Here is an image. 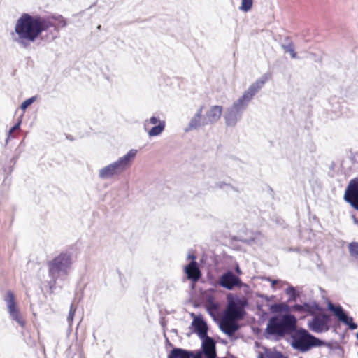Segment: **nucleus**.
<instances>
[{
  "label": "nucleus",
  "mask_w": 358,
  "mask_h": 358,
  "mask_svg": "<svg viewBox=\"0 0 358 358\" xmlns=\"http://www.w3.org/2000/svg\"><path fill=\"white\" fill-rule=\"evenodd\" d=\"M184 271L187 279L193 282H197L201 276V273L196 262H190L185 266Z\"/></svg>",
  "instance_id": "nucleus-16"
},
{
  "label": "nucleus",
  "mask_w": 358,
  "mask_h": 358,
  "mask_svg": "<svg viewBox=\"0 0 358 358\" xmlns=\"http://www.w3.org/2000/svg\"><path fill=\"white\" fill-rule=\"evenodd\" d=\"M282 313L285 312V313H289V312L292 311V306H289L288 305L282 303Z\"/></svg>",
  "instance_id": "nucleus-35"
},
{
  "label": "nucleus",
  "mask_w": 358,
  "mask_h": 358,
  "mask_svg": "<svg viewBox=\"0 0 358 358\" xmlns=\"http://www.w3.org/2000/svg\"><path fill=\"white\" fill-rule=\"evenodd\" d=\"M201 357L204 358H217L216 345L214 339L208 336L201 338Z\"/></svg>",
  "instance_id": "nucleus-12"
},
{
  "label": "nucleus",
  "mask_w": 358,
  "mask_h": 358,
  "mask_svg": "<svg viewBox=\"0 0 358 358\" xmlns=\"http://www.w3.org/2000/svg\"><path fill=\"white\" fill-rule=\"evenodd\" d=\"M271 282V285L273 287L275 284L278 282V280H268Z\"/></svg>",
  "instance_id": "nucleus-42"
},
{
  "label": "nucleus",
  "mask_w": 358,
  "mask_h": 358,
  "mask_svg": "<svg viewBox=\"0 0 358 358\" xmlns=\"http://www.w3.org/2000/svg\"><path fill=\"white\" fill-rule=\"evenodd\" d=\"M253 0H241L240 10L244 12L249 11L252 6Z\"/></svg>",
  "instance_id": "nucleus-28"
},
{
  "label": "nucleus",
  "mask_w": 358,
  "mask_h": 358,
  "mask_svg": "<svg viewBox=\"0 0 358 358\" xmlns=\"http://www.w3.org/2000/svg\"><path fill=\"white\" fill-rule=\"evenodd\" d=\"M350 255L355 259H358V242H351L348 245Z\"/></svg>",
  "instance_id": "nucleus-27"
},
{
  "label": "nucleus",
  "mask_w": 358,
  "mask_h": 358,
  "mask_svg": "<svg viewBox=\"0 0 358 358\" xmlns=\"http://www.w3.org/2000/svg\"><path fill=\"white\" fill-rule=\"evenodd\" d=\"M76 310V307H75L74 305L72 303L70 306V310H69V314L74 315Z\"/></svg>",
  "instance_id": "nucleus-37"
},
{
  "label": "nucleus",
  "mask_w": 358,
  "mask_h": 358,
  "mask_svg": "<svg viewBox=\"0 0 358 358\" xmlns=\"http://www.w3.org/2000/svg\"><path fill=\"white\" fill-rule=\"evenodd\" d=\"M12 161H13V163H15L16 159L15 158H13Z\"/></svg>",
  "instance_id": "nucleus-46"
},
{
  "label": "nucleus",
  "mask_w": 358,
  "mask_h": 358,
  "mask_svg": "<svg viewBox=\"0 0 358 358\" xmlns=\"http://www.w3.org/2000/svg\"><path fill=\"white\" fill-rule=\"evenodd\" d=\"M101 25H98V26H97V27H96V29H97L98 30H100V29H101Z\"/></svg>",
  "instance_id": "nucleus-44"
},
{
  "label": "nucleus",
  "mask_w": 358,
  "mask_h": 358,
  "mask_svg": "<svg viewBox=\"0 0 358 358\" xmlns=\"http://www.w3.org/2000/svg\"><path fill=\"white\" fill-rule=\"evenodd\" d=\"M193 331L196 333L200 338H203L208 336V326L201 316L195 317L192 322Z\"/></svg>",
  "instance_id": "nucleus-17"
},
{
  "label": "nucleus",
  "mask_w": 358,
  "mask_h": 358,
  "mask_svg": "<svg viewBox=\"0 0 358 358\" xmlns=\"http://www.w3.org/2000/svg\"><path fill=\"white\" fill-rule=\"evenodd\" d=\"M339 321L348 326L350 330L357 329L358 327L357 324L354 322L353 317L350 316L348 313Z\"/></svg>",
  "instance_id": "nucleus-23"
},
{
  "label": "nucleus",
  "mask_w": 358,
  "mask_h": 358,
  "mask_svg": "<svg viewBox=\"0 0 358 358\" xmlns=\"http://www.w3.org/2000/svg\"><path fill=\"white\" fill-rule=\"evenodd\" d=\"M72 264V257L70 252H61L47 262L48 278L47 281L50 292H54L58 280H64L69 274Z\"/></svg>",
  "instance_id": "nucleus-4"
},
{
  "label": "nucleus",
  "mask_w": 358,
  "mask_h": 358,
  "mask_svg": "<svg viewBox=\"0 0 358 358\" xmlns=\"http://www.w3.org/2000/svg\"><path fill=\"white\" fill-rule=\"evenodd\" d=\"M21 124V121L19 120L9 131H8V138L11 136V134L17 130L20 129Z\"/></svg>",
  "instance_id": "nucleus-34"
},
{
  "label": "nucleus",
  "mask_w": 358,
  "mask_h": 358,
  "mask_svg": "<svg viewBox=\"0 0 358 358\" xmlns=\"http://www.w3.org/2000/svg\"><path fill=\"white\" fill-rule=\"evenodd\" d=\"M321 307L315 301L305 302L303 304H295L292 306V311L299 313H307L311 316L316 315V312L321 310Z\"/></svg>",
  "instance_id": "nucleus-13"
},
{
  "label": "nucleus",
  "mask_w": 358,
  "mask_h": 358,
  "mask_svg": "<svg viewBox=\"0 0 358 358\" xmlns=\"http://www.w3.org/2000/svg\"><path fill=\"white\" fill-rule=\"evenodd\" d=\"M258 358H287V357L284 356L282 352H273L271 350H266L265 351V357L262 354H259Z\"/></svg>",
  "instance_id": "nucleus-25"
},
{
  "label": "nucleus",
  "mask_w": 358,
  "mask_h": 358,
  "mask_svg": "<svg viewBox=\"0 0 358 358\" xmlns=\"http://www.w3.org/2000/svg\"><path fill=\"white\" fill-rule=\"evenodd\" d=\"M268 78L269 76L268 73L262 75L260 78L249 86L241 96L225 109L223 117L227 127H234L241 120L249 103L256 94L263 87Z\"/></svg>",
  "instance_id": "nucleus-2"
},
{
  "label": "nucleus",
  "mask_w": 358,
  "mask_h": 358,
  "mask_svg": "<svg viewBox=\"0 0 358 358\" xmlns=\"http://www.w3.org/2000/svg\"><path fill=\"white\" fill-rule=\"evenodd\" d=\"M166 122L162 120L157 125L152 127L148 132L149 136H157L161 134L165 129Z\"/></svg>",
  "instance_id": "nucleus-22"
},
{
  "label": "nucleus",
  "mask_w": 358,
  "mask_h": 358,
  "mask_svg": "<svg viewBox=\"0 0 358 358\" xmlns=\"http://www.w3.org/2000/svg\"><path fill=\"white\" fill-rule=\"evenodd\" d=\"M67 138H68V139H70L71 141H72V140H73V138L70 137V136H67Z\"/></svg>",
  "instance_id": "nucleus-45"
},
{
  "label": "nucleus",
  "mask_w": 358,
  "mask_h": 358,
  "mask_svg": "<svg viewBox=\"0 0 358 358\" xmlns=\"http://www.w3.org/2000/svg\"><path fill=\"white\" fill-rule=\"evenodd\" d=\"M223 108L220 106H212L206 113V122L214 123L218 121L222 115Z\"/></svg>",
  "instance_id": "nucleus-19"
},
{
  "label": "nucleus",
  "mask_w": 358,
  "mask_h": 358,
  "mask_svg": "<svg viewBox=\"0 0 358 358\" xmlns=\"http://www.w3.org/2000/svg\"><path fill=\"white\" fill-rule=\"evenodd\" d=\"M36 100V97L35 96H32V97H30L27 99H26L25 101H24L21 106H20V108L22 110H26L29 106H31Z\"/></svg>",
  "instance_id": "nucleus-31"
},
{
  "label": "nucleus",
  "mask_w": 358,
  "mask_h": 358,
  "mask_svg": "<svg viewBox=\"0 0 358 358\" xmlns=\"http://www.w3.org/2000/svg\"><path fill=\"white\" fill-rule=\"evenodd\" d=\"M290 345L298 352L305 353L313 348L327 346L326 341L315 336L303 327H296L290 335Z\"/></svg>",
  "instance_id": "nucleus-5"
},
{
  "label": "nucleus",
  "mask_w": 358,
  "mask_h": 358,
  "mask_svg": "<svg viewBox=\"0 0 358 358\" xmlns=\"http://www.w3.org/2000/svg\"><path fill=\"white\" fill-rule=\"evenodd\" d=\"M356 336H357V340H358V331H357V334H356Z\"/></svg>",
  "instance_id": "nucleus-47"
},
{
  "label": "nucleus",
  "mask_w": 358,
  "mask_h": 358,
  "mask_svg": "<svg viewBox=\"0 0 358 358\" xmlns=\"http://www.w3.org/2000/svg\"><path fill=\"white\" fill-rule=\"evenodd\" d=\"M162 120H159V119L155 116H152L150 119L146 120L144 122V127L146 129V127L148 126L149 124H159V122H162Z\"/></svg>",
  "instance_id": "nucleus-32"
},
{
  "label": "nucleus",
  "mask_w": 358,
  "mask_h": 358,
  "mask_svg": "<svg viewBox=\"0 0 358 358\" xmlns=\"http://www.w3.org/2000/svg\"><path fill=\"white\" fill-rule=\"evenodd\" d=\"M215 187H217L219 189H224V187H229L235 192H238V190L235 187L232 186L231 184L226 183L224 182H217L215 183Z\"/></svg>",
  "instance_id": "nucleus-30"
},
{
  "label": "nucleus",
  "mask_w": 358,
  "mask_h": 358,
  "mask_svg": "<svg viewBox=\"0 0 358 358\" xmlns=\"http://www.w3.org/2000/svg\"><path fill=\"white\" fill-rule=\"evenodd\" d=\"M285 41H287L286 44H282V48L286 52H289L293 59H296L297 57V55L294 51V47L292 42L290 41L289 38H286Z\"/></svg>",
  "instance_id": "nucleus-24"
},
{
  "label": "nucleus",
  "mask_w": 358,
  "mask_h": 358,
  "mask_svg": "<svg viewBox=\"0 0 358 358\" xmlns=\"http://www.w3.org/2000/svg\"><path fill=\"white\" fill-rule=\"evenodd\" d=\"M8 312L12 320L17 322L21 327L25 325V321L22 318L19 308L15 300V296L11 291H8L4 296Z\"/></svg>",
  "instance_id": "nucleus-9"
},
{
  "label": "nucleus",
  "mask_w": 358,
  "mask_h": 358,
  "mask_svg": "<svg viewBox=\"0 0 358 358\" xmlns=\"http://www.w3.org/2000/svg\"><path fill=\"white\" fill-rule=\"evenodd\" d=\"M196 256L194 255L188 254L187 259H191V262H196Z\"/></svg>",
  "instance_id": "nucleus-40"
},
{
  "label": "nucleus",
  "mask_w": 358,
  "mask_h": 358,
  "mask_svg": "<svg viewBox=\"0 0 358 358\" xmlns=\"http://www.w3.org/2000/svg\"><path fill=\"white\" fill-rule=\"evenodd\" d=\"M203 108V106H201L199 107L195 115L190 120L188 126L184 129L185 132L187 133L192 130L196 129L201 127L208 124L206 121L202 120Z\"/></svg>",
  "instance_id": "nucleus-15"
},
{
  "label": "nucleus",
  "mask_w": 358,
  "mask_h": 358,
  "mask_svg": "<svg viewBox=\"0 0 358 358\" xmlns=\"http://www.w3.org/2000/svg\"><path fill=\"white\" fill-rule=\"evenodd\" d=\"M266 240L265 236L259 231H257L255 234H253L252 237L248 239H242L241 241L243 243H245L248 245H262Z\"/></svg>",
  "instance_id": "nucleus-20"
},
{
  "label": "nucleus",
  "mask_w": 358,
  "mask_h": 358,
  "mask_svg": "<svg viewBox=\"0 0 358 358\" xmlns=\"http://www.w3.org/2000/svg\"><path fill=\"white\" fill-rule=\"evenodd\" d=\"M238 287L239 288H242L243 287V292H244V293L245 294H248L250 292V287L247 284H245L244 282H243V285H240Z\"/></svg>",
  "instance_id": "nucleus-36"
},
{
  "label": "nucleus",
  "mask_w": 358,
  "mask_h": 358,
  "mask_svg": "<svg viewBox=\"0 0 358 358\" xmlns=\"http://www.w3.org/2000/svg\"><path fill=\"white\" fill-rule=\"evenodd\" d=\"M299 358H302V357H299Z\"/></svg>",
  "instance_id": "nucleus-48"
},
{
  "label": "nucleus",
  "mask_w": 358,
  "mask_h": 358,
  "mask_svg": "<svg viewBox=\"0 0 358 358\" xmlns=\"http://www.w3.org/2000/svg\"><path fill=\"white\" fill-rule=\"evenodd\" d=\"M220 330L229 336H232L238 330V324L231 320L224 318L219 324Z\"/></svg>",
  "instance_id": "nucleus-18"
},
{
  "label": "nucleus",
  "mask_w": 358,
  "mask_h": 358,
  "mask_svg": "<svg viewBox=\"0 0 358 358\" xmlns=\"http://www.w3.org/2000/svg\"><path fill=\"white\" fill-rule=\"evenodd\" d=\"M286 294L289 295L288 301H295L298 297H299V293L296 292V289L293 286H289L285 289Z\"/></svg>",
  "instance_id": "nucleus-26"
},
{
  "label": "nucleus",
  "mask_w": 358,
  "mask_h": 358,
  "mask_svg": "<svg viewBox=\"0 0 358 358\" xmlns=\"http://www.w3.org/2000/svg\"><path fill=\"white\" fill-rule=\"evenodd\" d=\"M259 296L261 297V298L264 299L266 301H269L270 300H271V299H273L274 298V296H268L264 295V294H260Z\"/></svg>",
  "instance_id": "nucleus-38"
},
{
  "label": "nucleus",
  "mask_w": 358,
  "mask_h": 358,
  "mask_svg": "<svg viewBox=\"0 0 358 358\" xmlns=\"http://www.w3.org/2000/svg\"><path fill=\"white\" fill-rule=\"evenodd\" d=\"M248 305L245 297H238L236 295H227V314L234 320H243L246 315L245 307Z\"/></svg>",
  "instance_id": "nucleus-7"
},
{
  "label": "nucleus",
  "mask_w": 358,
  "mask_h": 358,
  "mask_svg": "<svg viewBox=\"0 0 358 358\" xmlns=\"http://www.w3.org/2000/svg\"><path fill=\"white\" fill-rule=\"evenodd\" d=\"M343 199L351 207L358 210V178L350 181L345 190Z\"/></svg>",
  "instance_id": "nucleus-10"
},
{
  "label": "nucleus",
  "mask_w": 358,
  "mask_h": 358,
  "mask_svg": "<svg viewBox=\"0 0 358 358\" xmlns=\"http://www.w3.org/2000/svg\"><path fill=\"white\" fill-rule=\"evenodd\" d=\"M73 317H74V315H73L69 314V315H68L67 322H69L70 327H71V326L72 324V322H73Z\"/></svg>",
  "instance_id": "nucleus-39"
},
{
  "label": "nucleus",
  "mask_w": 358,
  "mask_h": 358,
  "mask_svg": "<svg viewBox=\"0 0 358 358\" xmlns=\"http://www.w3.org/2000/svg\"><path fill=\"white\" fill-rule=\"evenodd\" d=\"M235 271L238 275H241L242 273V271L240 269L238 264H236V268H235Z\"/></svg>",
  "instance_id": "nucleus-41"
},
{
  "label": "nucleus",
  "mask_w": 358,
  "mask_h": 358,
  "mask_svg": "<svg viewBox=\"0 0 358 358\" xmlns=\"http://www.w3.org/2000/svg\"><path fill=\"white\" fill-rule=\"evenodd\" d=\"M52 27L54 24L46 17L23 13L15 26V32L17 35L15 41L27 48L30 42L35 41L43 31Z\"/></svg>",
  "instance_id": "nucleus-1"
},
{
  "label": "nucleus",
  "mask_w": 358,
  "mask_h": 358,
  "mask_svg": "<svg viewBox=\"0 0 358 358\" xmlns=\"http://www.w3.org/2000/svg\"><path fill=\"white\" fill-rule=\"evenodd\" d=\"M296 326L297 319L294 315H274L269 318L264 336L267 339L280 341L287 336H290Z\"/></svg>",
  "instance_id": "nucleus-3"
},
{
  "label": "nucleus",
  "mask_w": 358,
  "mask_h": 358,
  "mask_svg": "<svg viewBox=\"0 0 358 358\" xmlns=\"http://www.w3.org/2000/svg\"><path fill=\"white\" fill-rule=\"evenodd\" d=\"M54 20L58 22V23L61 25L62 27H65L67 25V22L65 18L62 15L52 16Z\"/></svg>",
  "instance_id": "nucleus-33"
},
{
  "label": "nucleus",
  "mask_w": 358,
  "mask_h": 358,
  "mask_svg": "<svg viewBox=\"0 0 358 358\" xmlns=\"http://www.w3.org/2000/svg\"><path fill=\"white\" fill-rule=\"evenodd\" d=\"M168 358H203L200 351H191L180 348H173L168 355Z\"/></svg>",
  "instance_id": "nucleus-14"
},
{
  "label": "nucleus",
  "mask_w": 358,
  "mask_h": 358,
  "mask_svg": "<svg viewBox=\"0 0 358 358\" xmlns=\"http://www.w3.org/2000/svg\"><path fill=\"white\" fill-rule=\"evenodd\" d=\"M282 303H273L269 306V310L272 313L282 314Z\"/></svg>",
  "instance_id": "nucleus-29"
},
{
  "label": "nucleus",
  "mask_w": 358,
  "mask_h": 358,
  "mask_svg": "<svg viewBox=\"0 0 358 358\" xmlns=\"http://www.w3.org/2000/svg\"><path fill=\"white\" fill-rule=\"evenodd\" d=\"M328 309L340 320L347 313L341 306L334 305L329 302L327 305Z\"/></svg>",
  "instance_id": "nucleus-21"
},
{
  "label": "nucleus",
  "mask_w": 358,
  "mask_h": 358,
  "mask_svg": "<svg viewBox=\"0 0 358 358\" xmlns=\"http://www.w3.org/2000/svg\"><path fill=\"white\" fill-rule=\"evenodd\" d=\"M137 154V150L131 149L126 155L120 157L117 161L103 167L99 171V177L106 180L118 176L130 166Z\"/></svg>",
  "instance_id": "nucleus-6"
},
{
  "label": "nucleus",
  "mask_w": 358,
  "mask_h": 358,
  "mask_svg": "<svg viewBox=\"0 0 358 358\" xmlns=\"http://www.w3.org/2000/svg\"><path fill=\"white\" fill-rule=\"evenodd\" d=\"M219 285L229 290H233L243 285V282L238 276H236L231 271L224 272L219 278Z\"/></svg>",
  "instance_id": "nucleus-11"
},
{
  "label": "nucleus",
  "mask_w": 358,
  "mask_h": 358,
  "mask_svg": "<svg viewBox=\"0 0 358 358\" xmlns=\"http://www.w3.org/2000/svg\"><path fill=\"white\" fill-rule=\"evenodd\" d=\"M353 222L355 224H357L358 225V220L355 217V215H352Z\"/></svg>",
  "instance_id": "nucleus-43"
},
{
  "label": "nucleus",
  "mask_w": 358,
  "mask_h": 358,
  "mask_svg": "<svg viewBox=\"0 0 358 358\" xmlns=\"http://www.w3.org/2000/svg\"><path fill=\"white\" fill-rule=\"evenodd\" d=\"M331 322V316L324 312L316 314L307 323L308 328L311 331L320 334L327 332L330 329V323Z\"/></svg>",
  "instance_id": "nucleus-8"
}]
</instances>
